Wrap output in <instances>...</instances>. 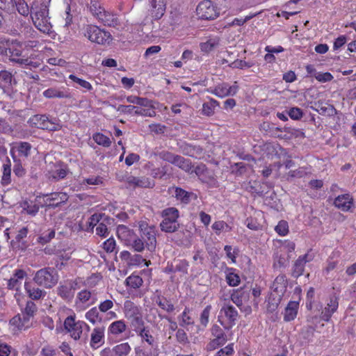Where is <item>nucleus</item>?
Wrapping results in <instances>:
<instances>
[{"label":"nucleus","mask_w":356,"mask_h":356,"mask_svg":"<svg viewBox=\"0 0 356 356\" xmlns=\"http://www.w3.org/2000/svg\"><path fill=\"white\" fill-rule=\"evenodd\" d=\"M97 19L104 26L116 27L119 25V20L116 15L106 10L99 13Z\"/></svg>","instance_id":"18"},{"label":"nucleus","mask_w":356,"mask_h":356,"mask_svg":"<svg viewBox=\"0 0 356 356\" xmlns=\"http://www.w3.org/2000/svg\"><path fill=\"white\" fill-rule=\"evenodd\" d=\"M118 237L126 242L127 245L138 252H143L146 248L145 243L141 237L138 236L134 232L125 225H119L117 229Z\"/></svg>","instance_id":"2"},{"label":"nucleus","mask_w":356,"mask_h":356,"mask_svg":"<svg viewBox=\"0 0 356 356\" xmlns=\"http://www.w3.org/2000/svg\"><path fill=\"white\" fill-rule=\"evenodd\" d=\"M289 264V255H286L285 252H283L282 250L277 251L274 257L273 266L275 268H284Z\"/></svg>","instance_id":"22"},{"label":"nucleus","mask_w":356,"mask_h":356,"mask_svg":"<svg viewBox=\"0 0 356 356\" xmlns=\"http://www.w3.org/2000/svg\"><path fill=\"white\" fill-rule=\"evenodd\" d=\"M196 12L199 18L212 20L218 17L220 9L214 6L211 1L204 0L198 4Z\"/></svg>","instance_id":"4"},{"label":"nucleus","mask_w":356,"mask_h":356,"mask_svg":"<svg viewBox=\"0 0 356 356\" xmlns=\"http://www.w3.org/2000/svg\"><path fill=\"white\" fill-rule=\"evenodd\" d=\"M180 149L184 155L189 156H195V154L202 153V149L200 147L193 146L186 143L181 145Z\"/></svg>","instance_id":"31"},{"label":"nucleus","mask_w":356,"mask_h":356,"mask_svg":"<svg viewBox=\"0 0 356 356\" xmlns=\"http://www.w3.org/2000/svg\"><path fill=\"white\" fill-rule=\"evenodd\" d=\"M86 327L89 330V326L83 321H75L74 316H70L67 317L64 321V327L68 332H70L71 337L78 340L81 338V334L83 332V328Z\"/></svg>","instance_id":"7"},{"label":"nucleus","mask_w":356,"mask_h":356,"mask_svg":"<svg viewBox=\"0 0 356 356\" xmlns=\"http://www.w3.org/2000/svg\"><path fill=\"white\" fill-rule=\"evenodd\" d=\"M220 313L224 314L228 320L229 325L225 326V329L229 330L235 325L238 314L233 305L225 303L220 309Z\"/></svg>","instance_id":"11"},{"label":"nucleus","mask_w":356,"mask_h":356,"mask_svg":"<svg viewBox=\"0 0 356 356\" xmlns=\"http://www.w3.org/2000/svg\"><path fill=\"white\" fill-rule=\"evenodd\" d=\"M11 164L9 159H7V163L3 165V174L1 177V184L3 186H6L10 183L11 179Z\"/></svg>","instance_id":"29"},{"label":"nucleus","mask_w":356,"mask_h":356,"mask_svg":"<svg viewBox=\"0 0 356 356\" xmlns=\"http://www.w3.org/2000/svg\"><path fill=\"white\" fill-rule=\"evenodd\" d=\"M175 270L184 274L188 273V262L185 259H177L174 261Z\"/></svg>","instance_id":"43"},{"label":"nucleus","mask_w":356,"mask_h":356,"mask_svg":"<svg viewBox=\"0 0 356 356\" xmlns=\"http://www.w3.org/2000/svg\"><path fill=\"white\" fill-rule=\"evenodd\" d=\"M140 237L149 251L154 250L156 245V231L154 226H149L146 222H142L139 225Z\"/></svg>","instance_id":"6"},{"label":"nucleus","mask_w":356,"mask_h":356,"mask_svg":"<svg viewBox=\"0 0 356 356\" xmlns=\"http://www.w3.org/2000/svg\"><path fill=\"white\" fill-rule=\"evenodd\" d=\"M254 65L252 62H246L243 60H236L234 62H232L229 66L232 68H238V69H243V68H249L251 67Z\"/></svg>","instance_id":"53"},{"label":"nucleus","mask_w":356,"mask_h":356,"mask_svg":"<svg viewBox=\"0 0 356 356\" xmlns=\"http://www.w3.org/2000/svg\"><path fill=\"white\" fill-rule=\"evenodd\" d=\"M130 325L133 327V330L136 333L137 332V330H140L143 329V327H145V321L143 318V315L131 321Z\"/></svg>","instance_id":"48"},{"label":"nucleus","mask_w":356,"mask_h":356,"mask_svg":"<svg viewBox=\"0 0 356 356\" xmlns=\"http://www.w3.org/2000/svg\"><path fill=\"white\" fill-rule=\"evenodd\" d=\"M287 114L292 120H299L303 116V112L302 109L298 107L291 108L289 111L287 112Z\"/></svg>","instance_id":"50"},{"label":"nucleus","mask_w":356,"mask_h":356,"mask_svg":"<svg viewBox=\"0 0 356 356\" xmlns=\"http://www.w3.org/2000/svg\"><path fill=\"white\" fill-rule=\"evenodd\" d=\"M339 306L337 298L332 296L321 314V318L324 321H329L332 315L337 311Z\"/></svg>","instance_id":"14"},{"label":"nucleus","mask_w":356,"mask_h":356,"mask_svg":"<svg viewBox=\"0 0 356 356\" xmlns=\"http://www.w3.org/2000/svg\"><path fill=\"white\" fill-rule=\"evenodd\" d=\"M33 280L40 286L51 288L57 283L58 279L54 268H44L36 272Z\"/></svg>","instance_id":"3"},{"label":"nucleus","mask_w":356,"mask_h":356,"mask_svg":"<svg viewBox=\"0 0 356 356\" xmlns=\"http://www.w3.org/2000/svg\"><path fill=\"white\" fill-rule=\"evenodd\" d=\"M16 8L18 13L23 16H28L31 14V9L24 0H12V10Z\"/></svg>","instance_id":"26"},{"label":"nucleus","mask_w":356,"mask_h":356,"mask_svg":"<svg viewBox=\"0 0 356 356\" xmlns=\"http://www.w3.org/2000/svg\"><path fill=\"white\" fill-rule=\"evenodd\" d=\"M193 195L192 193L187 192L181 188H176L175 189V197L185 204L190 202V197Z\"/></svg>","instance_id":"40"},{"label":"nucleus","mask_w":356,"mask_h":356,"mask_svg":"<svg viewBox=\"0 0 356 356\" xmlns=\"http://www.w3.org/2000/svg\"><path fill=\"white\" fill-rule=\"evenodd\" d=\"M30 123L42 129L55 131L58 124L49 120L46 115H35L30 119Z\"/></svg>","instance_id":"8"},{"label":"nucleus","mask_w":356,"mask_h":356,"mask_svg":"<svg viewBox=\"0 0 356 356\" xmlns=\"http://www.w3.org/2000/svg\"><path fill=\"white\" fill-rule=\"evenodd\" d=\"M127 329V325L123 320H119L113 322L108 327V332L118 335L124 332Z\"/></svg>","instance_id":"27"},{"label":"nucleus","mask_w":356,"mask_h":356,"mask_svg":"<svg viewBox=\"0 0 356 356\" xmlns=\"http://www.w3.org/2000/svg\"><path fill=\"white\" fill-rule=\"evenodd\" d=\"M24 288L29 298L32 300H39L41 298L44 297L46 295V292L44 291L41 290L39 288L32 286L29 283H25Z\"/></svg>","instance_id":"23"},{"label":"nucleus","mask_w":356,"mask_h":356,"mask_svg":"<svg viewBox=\"0 0 356 356\" xmlns=\"http://www.w3.org/2000/svg\"><path fill=\"white\" fill-rule=\"evenodd\" d=\"M113 302L111 300H106L99 305L98 309L101 312L105 313L113 307Z\"/></svg>","instance_id":"63"},{"label":"nucleus","mask_w":356,"mask_h":356,"mask_svg":"<svg viewBox=\"0 0 356 356\" xmlns=\"http://www.w3.org/2000/svg\"><path fill=\"white\" fill-rule=\"evenodd\" d=\"M252 289V287H248L247 286L241 288L239 289H236L234 291L236 293H238V296L241 298V299L243 300V301H248L250 298V292Z\"/></svg>","instance_id":"56"},{"label":"nucleus","mask_w":356,"mask_h":356,"mask_svg":"<svg viewBox=\"0 0 356 356\" xmlns=\"http://www.w3.org/2000/svg\"><path fill=\"white\" fill-rule=\"evenodd\" d=\"M313 259V256L309 252L304 255L300 256L294 262L292 267L291 276L294 278H298L302 275L305 270V266L307 262Z\"/></svg>","instance_id":"9"},{"label":"nucleus","mask_w":356,"mask_h":356,"mask_svg":"<svg viewBox=\"0 0 356 356\" xmlns=\"http://www.w3.org/2000/svg\"><path fill=\"white\" fill-rule=\"evenodd\" d=\"M43 95L47 98H67L69 95L62 91H60L56 88H51L43 92Z\"/></svg>","instance_id":"39"},{"label":"nucleus","mask_w":356,"mask_h":356,"mask_svg":"<svg viewBox=\"0 0 356 356\" xmlns=\"http://www.w3.org/2000/svg\"><path fill=\"white\" fill-rule=\"evenodd\" d=\"M116 243L113 237H110L103 243V248L106 252H112L115 250Z\"/></svg>","instance_id":"59"},{"label":"nucleus","mask_w":356,"mask_h":356,"mask_svg":"<svg viewBox=\"0 0 356 356\" xmlns=\"http://www.w3.org/2000/svg\"><path fill=\"white\" fill-rule=\"evenodd\" d=\"M165 302H163L159 297L156 300V304L163 310H165L168 312H172L175 310L174 305L168 301L166 298H164Z\"/></svg>","instance_id":"49"},{"label":"nucleus","mask_w":356,"mask_h":356,"mask_svg":"<svg viewBox=\"0 0 356 356\" xmlns=\"http://www.w3.org/2000/svg\"><path fill=\"white\" fill-rule=\"evenodd\" d=\"M36 311H37V307H36L35 304L33 302L29 300V301H27V302L26 304V307H25L24 311L22 312V313L32 317V316H33V315Z\"/></svg>","instance_id":"58"},{"label":"nucleus","mask_w":356,"mask_h":356,"mask_svg":"<svg viewBox=\"0 0 356 356\" xmlns=\"http://www.w3.org/2000/svg\"><path fill=\"white\" fill-rule=\"evenodd\" d=\"M134 113L137 115L153 117L156 115V112L154 108H142L135 106Z\"/></svg>","instance_id":"46"},{"label":"nucleus","mask_w":356,"mask_h":356,"mask_svg":"<svg viewBox=\"0 0 356 356\" xmlns=\"http://www.w3.org/2000/svg\"><path fill=\"white\" fill-rule=\"evenodd\" d=\"M131 347L127 342L122 343L115 346L111 351V356H127L130 351Z\"/></svg>","instance_id":"25"},{"label":"nucleus","mask_w":356,"mask_h":356,"mask_svg":"<svg viewBox=\"0 0 356 356\" xmlns=\"http://www.w3.org/2000/svg\"><path fill=\"white\" fill-rule=\"evenodd\" d=\"M168 172V166L164 165L161 168H156L152 170L151 175L154 178L162 179Z\"/></svg>","instance_id":"60"},{"label":"nucleus","mask_w":356,"mask_h":356,"mask_svg":"<svg viewBox=\"0 0 356 356\" xmlns=\"http://www.w3.org/2000/svg\"><path fill=\"white\" fill-rule=\"evenodd\" d=\"M219 42L218 38H211L205 42L200 43V49L205 53H209L219 46Z\"/></svg>","instance_id":"32"},{"label":"nucleus","mask_w":356,"mask_h":356,"mask_svg":"<svg viewBox=\"0 0 356 356\" xmlns=\"http://www.w3.org/2000/svg\"><path fill=\"white\" fill-rule=\"evenodd\" d=\"M136 334L141 337L143 340H145L149 345L152 346L154 342L153 336L149 332V328L148 327H143L140 330H137Z\"/></svg>","instance_id":"37"},{"label":"nucleus","mask_w":356,"mask_h":356,"mask_svg":"<svg viewBox=\"0 0 356 356\" xmlns=\"http://www.w3.org/2000/svg\"><path fill=\"white\" fill-rule=\"evenodd\" d=\"M67 174V168H58L54 170L51 172V175L50 176V178H51L54 180H59L61 179H63L66 177Z\"/></svg>","instance_id":"52"},{"label":"nucleus","mask_w":356,"mask_h":356,"mask_svg":"<svg viewBox=\"0 0 356 356\" xmlns=\"http://www.w3.org/2000/svg\"><path fill=\"white\" fill-rule=\"evenodd\" d=\"M238 88V87L236 84L230 86L229 84L223 83L215 88L213 93L220 97L234 96L237 92Z\"/></svg>","instance_id":"16"},{"label":"nucleus","mask_w":356,"mask_h":356,"mask_svg":"<svg viewBox=\"0 0 356 356\" xmlns=\"http://www.w3.org/2000/svg\"><path fill=\"white\" fill-rule=\"evenodd\" d=\"M0 79L3 82V87L10 86L12 85L13 76L8 71L2 70L0 72Z\"/></svg>","instance_id":"51"},{"label":"nucleus","mask_w":356,"mask_h":356,"mask_svg":"<svg viewBox=\"0 0 356 356\" xmlns=\"http://www.w3.org/2000/svg\"><path fill=\"white\" fill-rule=\"evenodd\" d=\"M94 140L100 145H103L104 147H109L111 145V141L110 138L102 134L97 133L93 136Z\"/></svg>","instance_id":"44"},{"label":"nucleus","mask_w":356,"mask_h":356,"mask_svg":"<svg viewBox=\"0 0 356 356\" xmlns=\"http://www.w3.org/2000/svg\"><path fill=\"white\" fill-rule=\"evenodd\" d=\"M129 186L140 188H152L155 186V182L153 179L146 177H129Z\"/></svg>","instance_id":"17"},{"label":"nucleus","mask_w":356,"mask_h":356,"mask_svg":"<svg viewBox=\"0 0 356 356\" xmlns=\"http://www.w3.org/2000/svg\"><path fill=\"white\" fill-rule=\"evenodd\" d=\"M69 78L72 80L74 82L78 83L80 86H81L82 88H84L88 90H90L92 89V87L91 86V84L86 81V80H83V79H81L80 78H78L77 76H76L74 74H70Z\"/></svg>","instance_id":"55"},{"label":"nucleus","mask_w":356,"mask_h":356,"mask_svg":"<svg viewBox=\"0 0 356 356\" xmlns=\"http://www.w3.org/2000/svg\"><path fill=\"white\" fill-rule=\"evenodd\" d=\"M311 108L321 115L333 116L337 113V110L335 109L333 105L327 103H323L321 101L316 102L315 107L312 106Z\"/></svg>","instance_id":"19"},{"label":"nucleus","mask_w":356,"mask_h":356,"mask_svg":"<svg viewBox=\"0 0 356 356\" xmlns=\"http://www.w3.org/2000/svg\"><path fill=\"white\" fill-rule=\"evenodd\" d=\"M125 317L129 321L142 316L141 309L131 300H126L123 308Z\"/></svg>","instance_id":"12"},{"label":"nucleus","mask_w":356,"mask_h":356,"mask_svg":"<svg viewBox=\"0 0 356 356\" xmlns=\"http://www.w3.org/2000/svg\"><path fill=\"white\" fill-rule=\"evenodd\" d=\"M275 231L281 236H285L288 233V223L286 221L281 220L275 227Z\"/></svg>","instance_id":"62"},{"label":"nucleus","mask_w":356,"mask_h":356,"mask_svg":"<svg viewBox=\"0 0 356 356\" xmlns=\"http://www.w3.org/2000/svg\"><path fill=\"white\" fill-rule=\"evenodd\" d=\"M143 262H145L146 266H148L150 264L149 261L148 262L146 261V260L143 259L141 255L135 254L134 255H131V261H129V264L134 266H139Z\"/></svg>","instance_id":"57"},{"label":"nucleus","mask_w":356,"mask_h":356,"mask_svg":"<svg viewBox=\"0 0 356 356\" xmlns=\"http://www.w3.org/2000/svg\"><path fill=\"white\" fill-rule=\"evenodd\" d=\"M174 165L187 172H190L193 168L189 159H186L180 155H178Z\"/></svg>","instance_id":"33"},{"label":"nucleus","mask_w":356,"mask_h":356,"mask_svg":"<svg viewBox=\"0 0 356 356\" xmlns=\"http://www.w3.org/2000/svg\"><path fill=\"white\" fill-rule=\"evenodd\" d=\"M160 227L163 232L172 233L179 229V224L172 222L167 220H163L160 224Z\"/></svg>","instance_id":"36"},{"label":"nucleus","mask_w":356,"mask_h":356,"mask_svg":"<svg viewBox=\"0 0 356 356\" xmlns=\"http://www.w3.org/2000/svg\"><path fill=\"white\" fill-rule=\"evenodd\" d=\"M233 343L229 344L223 348H221L218 353L217 356H231L234 353Z\"/></svg>","instance_id":"64"},{"label":"nucleus","mask_w":356,"mask_h":356,"mask_svg":"<svg viewBox=\"0 0 356 356\" xmlns=\"http://www.w3.org/2000/svg\"><path fill=\"white\" fill-rule=\"evenodd\" d=\"M211 227L217 235H219L222 232H229L232 230V227L222 220L216 221Z\"/></svg>","instance_id":"35"},{"label":"nucleus","mask_w":356,"mask_h":356,"mask_svg":"<svg viewBox=\"0 0 356 356\" xmlns=\"http://www.w3.org/2000/svg\"><path fill=\"white\" fill-rule=\"evenodd\" d=\"M84 35L91 42H96L99 44L108 43L111 36L109 32L105 31L104 30L94 25H89L87 26Z\"/></svg>","instance_id":"5"},{"label":"nucleus","mask_w":356,"mask_h":356,"mask_svg":"<svg viewBox=\"0 0 356 356\" xmlns=\"http://www.w3.org/2000/svg\"><path fill=\"white\" fill-rule=\"evenodd\" d=\"M151 5V15L154 20L162 17L165 10V0H149Z\"/></svg>","instance_id":"13"},{"label":"nucleus","mask_w":356,"mask_h":356,"mask_svg":"<svg viewBox=\"0 0 356 356\" xmlns=\"http://www.w3.org/2000/svg\"><path fill=\"white\" fill-rule=\"evenodd\" d=\"M104 330L105 327L104 326L93 329L90 343L92 348L97 349L104 343Z\"/></svg>","instance_id":"15"},{"label":"nucleus","mask_w":356,"mask_h":356,"mask_svg":"<svg viewBox=\"0 0 356 356\" xmlns=\"http://www.w3.org/2000/svg\"><path fill=\"white\" fill-rule=\"evenodd\" d=\"M99 310L97 307H92L86 314V318L92 324H95L97 322H101L102 317L99 314Z\"/></svg>","instance_id":"34"},{"label":"nucleus","mask_w":356,"mask_h":356,"mask_svg":"<svg viewBox=\"0 0 356 356\" xmlns=\"http://www.w3.org/2000/svg\"><path fill=\"white\" fill-rule=\"evenodd\" d=\"M44 197H49L45 200L47 207L55 209L59 207L62 204L65 203L68 200V195L65 193H52L50 194H44Z\"/></svg>","instance_id":"10"},{"label":"nucleus","mask_w":356,"mask_h":356,"mask_svg":"<svg viewBox=\"0 0 356 356\" xmlns=\"http://www.w3.org/2000/svg\"><path fill=\"white\" fill-rule=\"evenodd\" d=\"M31 149V145L27 142H21L18 146V152L19 154L23 155L25 157L29 156Z\"/></svg>","instance_id":"54"},{"label":"nucleus","mask_w":356,"mask_h":356,"mask_svg":"<svg viewBox=\"0 0 356 356\" xmlns=\"http://www.w3.org/2000/svg\"><path fill=\"white\" fill-rule=\"evenodd\" d=\"M352 203V199L348 194L339 195L334 201V206L343 211H348Z\"/></svg>","instance_id":"20"},{"label":"nucleus","mask_w":356,"mask_h":356,"mask_svg":"<svg viewBox=\"0 0 356 356\" xmlns=\"http://www.w3.org/2000/svg\"><path fill=\"white\" fill-rule=\"evenodd\" d=\"M87 8L89 9L91 14L96 18L99 17V13H102V12L105 10L98 0H90V3L87 5Z\"/></svg>","instance_id":"30"},{"label":"nucleus","mask_w":356,"mask_h":356,"mask_svg":"<svg viewBox=\"0 0 356 356\" xmlns=\"http://www.w3.org/2000/svg\"><path fill=\"white\" fill-rule=\"evenodd\" d=\"M211 309V306L208 305L204 309V310L201 313L200 320L201 324L204 327L207 326V325L209 322V317Z\"/></svg>","instance_id":"61"},{"label":"nucleus","mask_w":356,"mask_h":356,"mask_svg":"<svg viewBox=\"0 0 356 356\" xmlns=\"http://www.w3.org/2000/svg\"><path fill=\"white\" fill-rule=\"evenodd\" d=\"M218 106L217 101L211 99L209 102H204L202 105V113L207 116H211L214 113V108Z\"/></svg>","instance_id":"38"},{"label":"nucleus","mask_w":356,"mask_h":356,"mask_svg":"<svg viewBox=\"0 0 356 356\" xmlns=\"http://www.w3.org/2000/svg\"><path fill=\"white\" fill-rule=\"evenodd\" d=\"M143 283V279L138 275H131L126 279V284L133 289L139 288Z\"/></svg>","instance_id":"41"},{"label":"nucleus","mask_w":356,"mask_h":356,"mask_svg":"<svg viewBox=\"0 0 356 356\" xmlns=\"http://www.w3.org/2000/svg\"><path fill=\"white\" fill-rule=\"evenodd\" d=\"M299 302L297 301H290L285 309L284 320L286 321H291L293 320L298 312Z\"/></svg>","instance_id":"24"},{"label":"nucleus","mask_w":356,"mask_h":356,"mask_svg":"<svg viewBox=\"0 0 356 356\" xmlns=\"http://www.w3.org/2000/svg\"><path fill=\"white\" fill-rule=\"evenodd\" d=\"M211 333L215 337L214 339H216L217 341L225 343L227 341V336L220 326L217 325H213L211 328Z\"/></svg>","instance_id":"42"},{"label":"nucleus","mask_w":356,"mask_h":356,"mask_svg":"<svg viewBox=\"0 0 356 356\" xmlns=\"http://www.w3.org/2000/svg\"><path fill=\"white\" fill-rule=\"evenodd\" d=\"M159 156L161 159L168 161L173 165L178 156L177 154H175L168 151H162L159 152Z\"/></svg>","instance_id":"47"},{"label":"nucleus","mask_w":356,"mask_h":356,"mask_svg":"<svg viewBox=\"0 0 356 356\" xmlns=\"http://www.w3.org/2000/svg\"><path fill=\"white\" fill-rule=\"evenodd\" d=\"M49 9L46 3H40L39 6L31 8V17L35 26L41 32L49 34L52 26L49 22Z\"/></svg>","instance_id":"1"},{"label":"nucleus","mask_w":356,"mask_h":356,"mask_svg":"<svg viewBox=\"0 0 356 356\" xmlns=\"http://www.w3.org/2000/svg\"><path fill=\"white\" fill-rule=\"evenodd\" d=\"M73 284H65L59 286L57 289V293L63 299L70 300L74 296V291H72Z\"/></svg>","instance_id":"21"},{"label":"nucleus","mask_w":356,"mask_h":356,"mask_svg":"<svg viewBox=\"0 0 356 356\" xmlns=\"http://www.w3.org/2000/svg\"><path fill=\"white\" fill-rule=\"evenodd\" d=\"M189 309L186 307L181 315L179 317L180 318V326L185 327L188 325H193L194 323L192 318L188 314Z\"/></svg>","instance_id":"45"},{"label":"nucleus","mask_w":356,"mask_h":356,"mask_svg":"<svg viewBox=\"0 0 356 356\" xmlns=\"http://www.w3.org/2000/svg\"><path fill=\"white\" fill-rule=\"evenodd\" d=\"M163 220H167L172 222L177 223V220L179 218V211L175 207H169L162 211Z\"/></svg>","instance_id":"28"}]
</instances>
